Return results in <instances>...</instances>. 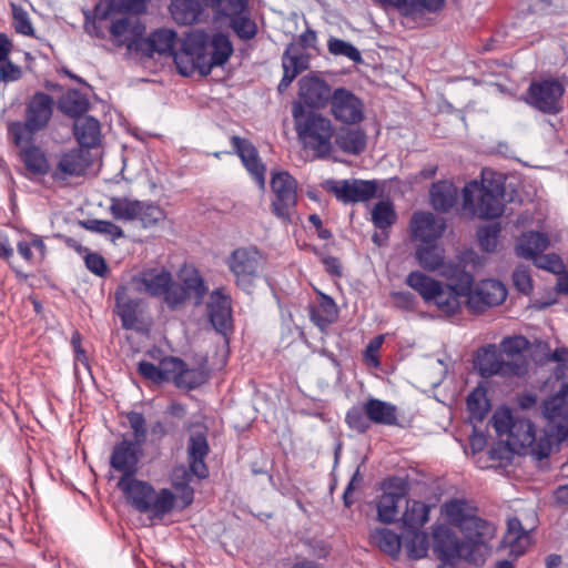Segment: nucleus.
Returning a JSON list of instances; mask_svg holds the SVG:
<instances>
[{
  "label": "nucleus",
  "mask_w": 568,
  "mask_h": 568,
  "mask_svg": "<svg viewBox=\"0 0 568 568\" xmlns=\"http://www.w3.org/2000/svg\"><path fill=\"white\" fill-rule=\"evenodd\" d=\"M294 129L304 149L313 151L317 159H326L333 151L332 139L335 130L331 120L312 110H306L301 102L292 108Z\"/></svg>",
  "instance_id": "nucleus-1"
},
{
  "label": "nucleus",
  "mask_w": 568,
  "mask_h": 568,
  "mask_svg": "<svg viewBox=\"0 0 568 568\" xmlns=\"http://www.w3.org/2000/svg\"><path fill=\"white\" fill-rule=\"evenodd\" d=\"M116 487L134 509L151 514L154 518L162 519L174 507L175 496L170 489L156 491L150 483L136 479L135 476L120 477Z\"/></svg>",
  "instance_id": "nucleus-2"
},
{
  "label": "nucleus",
  "mask_w": 568,
  "mask_h": 568,
  "mask_svg": "<svg viewBox=\"0 0 568 568\" xmlns=\"http://www.w3.org/2000/svg\"><path fill=\"white\" fill-rule=\"evenodd\" d=\"M54 100L44 92H36L26 104L24 121L11 122L8 126L17 146L33 143L34 134L44 130L53 114Z\"/></svg>",
  "instance_id": "nucleus-3"
},
{
  "label": "nucleus",
  "mask_w": 568,
  "mask_h": 568,
  "mask_svg": "<svg viewBox=\"0 0 568 568\" xmlns=\"http://www.w3.org/2000/svg\"><path fill=\"white\" fill-rule=\"evenodd\" d=\"M504 184L488 181L485 176L479 184L473 181L463 190V207L480 219H496L504 212Z\"/></svg>",
  "instance_id": "nucleus-4"
},
{
  "label": "nucleus",
  "mask_w": 568,
  "mask_h": 568,
  "mask_svg": "<svg viewBox=\"0 0 568 568\" xmlns=\"http://www.w3.org/2000/svg\"><path fill=\"white\" fill-rule=\"evenodd\" d=\"M499 437L507 436L509 449L517 454H527L535 442V426L527 419L514 416L507 407L498 408L490 420Z\"/></svg>",
  "instance_id": "nucleus-5"
},
{
  "label": "nucleus",
  "mask_w": 568,
  "mask_h": 568,
  "mask_svg": "<svg viewBox=\"0 0 568 568\" xmlns=\"http://www.w3.org/2000/svg\"><path fill=\"white\" fill-rule=\"evenodd\" d=\"M345 420L351 429L364 434L369 429L371 423L396 425L397 408L387 402L371 397L362 406L349 408Z\"/></svg>",
  "instance_id": "nucleus-6"
},
{
  "label": "nucleus",
  "mask_w": 568,
  "mask_h": 568,
  "mask_svg": "<svg viewBox=\"0 0 568 568\" xmlns=\"http://www.w3.org/2000/svg\"><path fill=\"white\" fill-rule=\"evenodd\" d=\"M474 367L484 378L521 376L526 372L524 359H506L503 352L495 344H488L478 349L474 359Z\"/></svg>",
  "instance_id": "nucleus-7"
},
{
  "label": "nucleus",
  "mask_w": 568,
  "mask_h": 568,
  "mask_svg": "<svg viewBox=\"0 0 568 568\" xmlns=\"http://www.w3.org/2000/svg\"><path fill=\"white\" fill-rule=\"evenodd\" d=\"M458 530L463 534L465 538L463 541L466 542L468 548L467 561L476 566L483 565L488 549L487 542L496 534L495 525L476 514Z\"/></svg>",
  "instance_id": "nucleus-8"
},
{
  "label": "nucleus",
  "mask_w": 568,
  "mask_h": 568,
  "mask_svg": "<svg viewBox=\"0 0 568 568\" xmlns=\"http://www.w3.org/2000/svg\"><path fill=\"white\" fill-rule=\"evenodd\" d=\"M271 190L274 193L272 213L284 223H291L297 204L296 180L286 171L273 172Z\"/></svg>",
  "instance_id": "nucleus-9"
},
{
  "label": "nucleus",
  "mask_w": 568,
  "mask_h": 568,
  "mask_svg": "<svg viewBox=\"0 0 568 568\" xmlns=\"http://www.w3.org/2000/svg\"><path fill=\"white\" fill-rule=\"evenodd\" d=\"M227 266L235 277L236 285L251 293L260 276L261 255L255 248L240 247L227 258Z\"/></svg>",
  "instance_id": "nucleus-10"
},
{
  "label": "nucleus",
  "mask_w": 568,
  "mask_h": 568,
  "mask_svg": "<svg viewBox=\"0 0 568 568\" xmlns=\"http://www.w3.org/2000/svg\"><path fill=\"white\" fill-rule=\"evenodd\" d=\"M207 33L203 30L190 32L183 40L181 50L171 54L182 75H190L195 69L203 74Z\"/></svg>",
  "instance_id": "nucleus-11"
},
{
  "label": "nucleus",
  "mask_w": 568,
  "mask_h": 568,
  "mask_svg": "<svg viewBox=\"0 0 568 568\" xmlns=\"http://www.w3.org/2000/svg\"><path fill=\"white\" fill-rule=\"evenodd\" d=\"M542 414L558 442L568 438V382H561L555 395L544 402Z\"/></svg>",
  "instance_id": "nucleus-12"
},
{
  "label": "nucleus",
  "mask_w": 568,
  "mask_h": 568,
  "mask_svg": "<svg viewBox=\"0 0 568 568\" xmlns=\"http://www.w3.org/2000/svg\"><path fill=\"white\" fill-rule=\"evenodd\" d=\"M564 85L558 80L531 82L527 91V102L539 111L556 114L562 109Z\"/></svg>",
  "instance_id": "nucleus-13"
},
{
  "label": "nucleus",
  "mask_w": 568,
  "mask_h": 568,
  "mask_svg": "<svg viewBox=\"0 0 568 568\" xmlns=\"http://www.w3.org/2000/svg\"><path fill=\"white\" fill-rule=\"evenodd\" d=\"M432 535L433 550L443 564L453 565L460 558L467 561V545L452 528L443 524L434 525Z\"/></svg>",
  "instance_id": "nucleus-14"
},
{
  "label": "nucleus",
  "mask_w": 568,
  "mask_h": 568,
  "mask_svg": "<svg viewBox=\"0 0 568 568\" xmlns=\"http://www.w3.org/2000/svg\"><path fill=\"white\" fill-rule=\"evenodd\" d=\"M325 189L344 204L361 203L375 197L378 189L376 181L349 179V180H329Z\"/></svg>",
  "instance_id": "nucleus-15"
},
{
  "label": "nucleus",
  "mask_w": 568,
  "mask_h": 568,
  "mask_svg": "<svg viewBox=\"0 0 568 568\" xmlns=\"http://www.w3.org/2000/svg\"><path fill=\"white\" fill-rule=\"evenodd\" d=\"M384 493L377 503V519L383 524H393L398 517V503L407 494V483L392 477L383 484Z\"/></svg>",
  "instance_id": "nucleus-16"
},
{
  "label": "nucleus",
  "mask_w": 568,
  "mask_h": 568,
  "mask_svg": "<svg viewBox=\"0 0 568 568\" xmlns=\"http://www.w3.org/2000/svg\"><path fill=\"white\" fill-rule=\"evenodd\" d=\"M328 103L336 121L355 124L364 119L361 99L345 88L335 89Z\"/></svg>",
  "instance_id": "nucleus-17"
},
{
  "label": "nucleus",
  "mask_w": 568,
  "mask_h": 568,
  "mask_svg": "<svg viewBox=\"0 0 568 568\" xmlns=\"http://www.w3.org/2000/svg\"><path fill=\"white\" fill-rule=\"evenodd\" d=\"M114 313L120 317L124 329L138 331L142 324L141 300L135 297L126 285H120L114 292Z\"/></svg>",
  "instance_id": "nucleus-18"
},
{
  "label": "nucleus",
  "mask_w": 568,
  "mask_h": 568,
  "mask_svg": "<svg viewBox=\"0 0 568 568\" xmlns=\"http://www.w3.org/2000/svg\"><path fill=\"white\" fill-rule=\"evenodd\" d=\"M507 297L505 285L497 280H484L474 288L466 300L467 306L474 313H481L487 307L501 304Z\"/></svg>",
  "instance_id": "nucleus-19"
},
{
  "label": "nucleus",
  "mask_w": 568,
  "mask_h": 568,
  "mask_svg": "<svg viewBox=\"0 0 568 568\" xmlns=\"http://www.w3.org/2000/svg\"><path fill=\"white\" fill-rule=\"evenodd\" d=\"M142 446L123 438L118 443L110 456L112 469L121 473V477H133L138 471V464L142 455Z\"/></svg>",
  "instance_id": "nucleus-20"
},
{
  "label": "nucleus",
  "mask_w": 568,
  "mask_h": 568,
  "mask_svg": "<svg viewBox=\"0 0 568 568\" xmlns=\"http://www.w3.org/2000/svg\"><path fill=\"white\" fill-rule=\"evenodd\" d=\"M231 144L253 180L263 189L265 186L266 166L262 162L257 149L250 140L239 135L231 136Z\"/></svg>",
  "instance_id": "nucleus-21"
},
{
  "label": "nucleus",
  "mask_w": 568,
  "mask_h": 568,
  "mask_svg": "<svg viewBox=\"0 0 568 568\" xmlns=\"http://www.w3.org/2000/svg\"><path fill=\"white\" fill-rule=\"evenodd\" d=\"M298 87L300 102L314 109L325 108L333 94L326 81L316 75H304L300 79Z\"/></svg>",
  "instance_id": "nucleus-22"
},
{
  "label": "nucleus",
  "mask_w": 568,
  "mask_h": 568,
  "mask_svg": "<svg viewBox=\"0 0 568 568\" xmlns=\"http://www.w3.org/2000/svg\"><path fill=\"white\" fill-rule=\"evenodd\" d=\"M91 165L90 152L82 148L71 149L60 156L51 173L54 181H65L70 176L83 175Z\"/></svg>",
  "instance_id": "nucleus-23"
},
{
  "label": "nucleus",
  "mask_w": 568,
  "mask_h": 568,
  "mask_svg": "<svg viewBox=\"0 0 568 568\" xmlns=\"http://www.w3.org/2000/svg\"><path fill=\"white\" fill-rule=\"evenodd\" d=\"M445 229V221L430 212H416L410 220L412 236L425 244H430L439 239Z\"/></svg>",
  "instance_id": "nucleus-24"
},
{
  "label": "nucleus",
  "mask_w": 568,
  "mask_h": 568,
  "mask_svg": "<svg viewBox=\"0 0 568 568\" xmlns=\"http://www.w3.org/2000/svg\"><path fill=\"white\" fill-rule=\"evenodd\" d=\"M205 45V60L203 74H209L214 67H222L225 64L233 53V45L227 36L223 33H215L212 37L207 34Z\"/></svg>",
  "instance_id": "nucleus-25"
},
{
  "label": "nucleus",
  "mask_w": 568,
  "mask_h": 568,
  "mask_svg": "<svg viewBox=\"0 0 568 568\" xmlns=\"http://www.w3.org/2000/svg\"><path fill=\"white\" fill-rule=\"evenodd\" d=\"M207 315L211 324L219 333H225L231 327V298L220 290L212 292L207 303Z\"/></svg>",
  "instance_id": "nucleus-26"
},
{
  "label": "nucleus",
  "mask_w": 568,
  "mask_h": 568,
  "mask_svg": "<svg viewBox=\"0 0 568 568\" xmlns=\"http://www.w3.org/2000/svg\"><path fill=\"white\" fill-rule=\"evenodd\" d=\"M172 274L166 270H148L132 278L135 291L145 292L151 296H162L170 287Z\"/></svg>",
  "instance_id": "nucleus-27"
},
{
  "label": "nucleus",
  "mask_w": 568,
  "mask_h": 568,
  "mask_svg": "<svg viewBox=\"0 0 568 568\" xmlns=\"http://www.w3.org/2000/svg\"><path fill=\"white\" fill-rule=\"evenodd\" d=\"M209 443L204 433H194L187 442V460L191 470L200 479L209 475L204 458L209 454Z\"/></svg>",
  "instance_id": "nucleus-28"
},
{
  "label": "nucleus",
  "mask_w": 568,
  "mask_h": 568,
  "mask_svg": "<svg viewBox=\"0 0 568 568\" xmlns=\"http://www.w3.org/2000/svg\"><path fill=\"white\" fill-rule=\"evenodd\" d=\"M442 513L446 520L454 527L459 528L468 523L473 516L479 513L478 507L465 498L447 500L442 506Z\"/></svg>",
  "instance_id": "nucleus-29"
},
{
  "label": "nucleus",
  "mask_w": 568,
  "mask_h": 568,
  "mask_svg": "<svg viewBox=\"0 0 568 568\" xmlns=\"http://www.w3.org/2000/svg\"><path fill=\"white\" fill-rule=\"evenodd\" d=\"M382 7H392L405 17L422 14L424 10L436 12L440 10L445 0H372Z\"/></svg>",
  "instance_id": "nucleus-30"
},
{
  "label": "nucleus",
  "mask_w": 568,
  "mask_h": 568,
  "mask_svg": "<svg viewBox=\"0 0 568 568\" xmlns=\"http://www.w3.org/2000/svg\"><path fill=\"white\" fill-rule=\"evenodd\" d=\"M335 136V143L341 151L358 155L366 149L367 136L359 128H341Z\"/></svg>",
  "instance_id": "nucleus-31"
},
{
  "label": "nucleus",
  "mask_w": 568,
  "mask_h": 568,
  "mask_svg": "<svg viewBox=\"0 0 568 568\" xmlns=\"http://www.w3.org/2000/svg\"><path fill=\"white\" fill-rule=\"evenodd\" d=\"M73 133L82 149L95 148L100 143V122L93 116H83L75 120Z\"/></svg>",
  "instance_id": "nucleus-32"
},
{
  "label": "nucleus",
  "mask_w": 568,
  "mask_h": 568,
  "mask_svg": "<svg viewBox=\"0 0 568 568\" xmlns=\"http://www.w3.org/2000/svg\"><path fill=\"white\" fill-rule=\"evenodd\" d=\"M440 274L448 281L446 286L460 296L468 298L469 294L473 293L474 277L459 264H447L444 270H442Z\"/></svg>",
  "instance_id": "nucleus-33"
},
{
  "label": "nucleus",
  "mask_w": 568,
  "mask_h": 568,
  "mask_svg": "<svg viewBox=\"0 0 568 568\" xmlns=\"http://www.w3.org/2000/svg\"><path fill=\"white\" fill-rule=\"evenodd\" d=\"M170 12L175 22L189 26L201 21L203 7L200 0H173Z\"/></svg>",
  "instance_id": "nucleus-34"
},
{
  "label": "nucleus",
  "mask_w": 568,
  "mask_h": 568,
  "mask_svg": "<svg viewBox=\"0 0 568 568\" xmlns=\"http://www.w3.org/2000/svg\"><path fill=\"white\" fill-rule=\"evenodd\" d=\"M19 148L21 149L19 153L20 159L30 173L34 175H45L49 173L50 164L41 148L32 143L22 144Z\"/></svg>",
  "instance_id": "nucleus-35"
},
{
  "label": "nucleus",
  "mask_w": 568,
  "mask_h": 568,
  "mask_svg": "<svg viewBox=\"0 0 568 568\" xmlns=\"http://www.w3.org/2000/svg\"><path fill=\"white\" fill-rule=\"evenodd\" d=\"M430 203L436 211L448 212L457 202V187L447 181H439L432 185Z\"/></svg>",
  "instance_id": "nucleus-36"
},
{
  "label": "nucleus",
  "mask_w": 568,
  "mask_h": 568,
  "mask_svg": "<svg viewBox=\"0 0 568 568\" xmlns=\"http://www.w3.org/2000/svg\"><path fill=\"white\" fill-rule=\"evenodd\" d=\"M548 245L549 241L545 234L531 231L520 236L516 244V252L524 258L535 260Z\"/></svg>",
  "instance_id": "nucleus-37"
},
{
  "label": "nucleus",
  "mask_w": 568,
  "mask_h": 568,
  "mask_svg": "<svg viewBox=\"0 0 568 568\" xmlns=\"http://www.w3.org/2000/svg\"><path fill=\"white\" fill-rule=\"evenodd\" d=\"M338 314L337 305L334 300L323 293L320 294L317 304L311 306V321L318 327L324 328L332 324Z\"/></svg>",
  "instance_id": "nucleus-38"
},
{
  "label": "nucleus",
  "mask_w": 568,
  "mask_h": 568,
  "mask_svg": "<svg viewBox=\"0 0 568 568\" xmlns=\"http://www.w3.org/2000/svg\"><path fill=\"white\" fill-rule=\"evenodd\" d=\"M405 283L416 291L427 304L432 303V298L439 293V288L443 286L439 281H436L418 271L410 272L407 275Z\"/></svg>",
  "instance_id": "nucleus-39"
},
{
  "label": "nucleus",
  "mask_w": 568,
  "mask_h": 568,
  "mask_svg": "<svg viewBox=\"0 0 568 568\" xmlns=\"http://www.w3.org/2000/svg\"><path fill=\"white\" fill-rule=\"evenodd\" d=\"M194 476L191 467L187 469L183 465L174 467L171 474L172 486L179 493L184 507L190 506L194 499V489L190 486Z\"/></svg>",
  "instance_id": "nucleus-40"
},
{
  "label": "nucleus",
  "mask_w": 568,
  "mask_h": 568,
  "mask_svg": "<svg viewBox=\"0 0 568 568\" xmlns=\"http://www.w3.org/2000/svg\"><path fill=\"white\" fill-rule=\"evenodd\" d=\"M504 542L510 547V552L516 556L523 555L529 545L528 530L523 527L517 517L508 520Z\"/></svg>",
  "instance_id": "nucleus-41"
},
{
  "label": "nucleus",
  "mask_w": 568,
  "mask_h": 568,
  "mask_svg": "<svg viewBox=\"0 0 568 568\" xmlns=\"http://www.w3.org/2000/svg\"><path fill=\"white\" fill-rule=\"evenodd\" d=\"M109 211L114 220L122 222L136 221L141 211V201L113 196L110 199Z\"/></svg>",
  "instance_id": "nucleus-42"
},
{
  "label": "nucleus",
  "mask_w": 568,
  "mask_h": 568,
  "mask_svg": "<svg viewBox=\"0 0 568 568\" xmlns=\"http://www.w3.org/2000/svg\"><path fill=\"white\" fill-rule=\"evenodd\" d=\"M310 54L300 50V45L290 43L282 57L283 71H287L297 77L304 70L308 69Z\"/></svg>",
  "instance_id": "nucleus-43"
},
{
  "label": "nucleus",
  "mask_w": 568,
  "mask_h": 568,
  "mask_svg": "<svg viewBox=\"0 0 568 568\" xmlns=\"http://www.w3.org/2000/svg\"><path fill=\"white\" fill-rule=\"evenodd\" d=\"M430 506L419 500H407L402 521L407 529H418L429 520Z\"/></svg>",
  "instance_id": "nucleus-44"
},
{
  "label": "nucleus",
  "mask_w": 568,
  "mask_h": 568,
  "mask_svg": "<svg viewBox=\"0 0 568 568\" xmlns=\"http://www.w3.org/2000/svg\"><path fill=\"white\" fill-rule=\"evenodd\" d=\"M416 258L419 265L429 272L444 270L447 265L444 263V248L433 243L417 247Z\"/></svg>",
  "instance_id": "nucleus-45"
},
{
  "label": "nucleus",
  "mask_w": 568,
  "mask_h": 568,
  "mask_svg": "<svg viewBox=\"0 0 568 568\" xmlns=\"http://www.w3.org/2000/svg\"><path fill=\"white\" fill-rule=\"evenodd\" d=\"M145 27L139 21L136 17H125L113 21L110 26V33L118 44L126 39V37L143 36Z\"/></svg>",
  "instance_id": "nucleus-46"
},
{
  "label": "nucleus",
  "mask_w": 568,
  "mask_h": 568,
  "mask_svg": "<svg viewBox=\"0 0 568 568\" xmlns=\"http://www.w3.org/2000/svg\"><path fill=\"white\" fill-rule=\"evenodd\" d=\"M371 537L383 552L392 557L399 555L402 539L400 536L393 530L388 528H375Z\"/></svg>",
  "instance_id": "nucleus-47"
},
{
  "label": "nucleus",
  "mask_w": 568,
  "mask_h": 568,
  "mask_svg": "<svg viewBox=\"0 0 568 568\" xmlns=\"http://www.w3.org/2000/svg\"><path fill=\"white\" fill-rule=\"evenodd\" d=\"M89 100L78 90L68 91L60 100V110L72 118H82L89 109Z\"/></svg>",
  "instance_id": "nucleus-48"
},
{
  "label": "nucleus",
  "mask_w": 568,
  "mask_h": 568,
  "mask_svg": "<svg viewBox=\"0 0 568 568\" xmlns=\"http://www.w3.org/2000/svg\"><path fill=\"white\" fill-rule=\"evenodd\" d=\"M397 220L394 205L388 201L377 202L372 210V222L374 226L387 235L386 230L390 229Z\"/></svg>",
  "instance_id": "nucleus-49"
},
{
  "label": "nucleus",
  "mask_w": 568,
  "mask_h": 568,
  "mask_svg": "<svg viewBox=\"0 0 568 568\" xmlns=\"http://www.w3.org/2000/svg\"><path fill=\"white\" fill-rule=\"evenodd\" d=\"M405 537V547L409 559L417 560L427 556L428 536L424 531L417 529H407Z\"/></svg>",
  "instance_id": "nucleus-50"
},
{
  "label": "nucleus",
  "mask_w": 568,
  "mask_h": 568,
  "mask_svg": "<svg viewBox=\"0 0 568 568\" xmlns=\"http://www.w3.org/2000/svg\"><path fill=\"white\" fill-rule=\"evenodd\" d=\"M459 297L460 295L458 293L454 292L448 286L443 285L439 288V293L432 298V302L442 313L446 315H454L460 310Z\"/></svg>",
  "instance_id": "nucleus-51"
},
{
  "label": "nucleus",
  "mask_w": 568,
  "mask_h": 568,
  "mask_svg": "<svg viewBox=\"0 0 568 568\" xmlns=\"http://www.w3.org/2000/svg\"><path fill=\"white\" fill-rule=\"evenodd\" d=\"M155 53L171 55L174 52L178 36L171 29H158L150 34Z\"/></svg>",
  "instance_id": "nucleus-52"
},
{
  "label": "nucleus",
  "mask_w": 568,
  "mask_h": 568,
  "mask_svg": "<svg viewBox=\"0 0 568 568\" xmlns=\"http://www.w3.org/2000/svg\"><path fill=\"white\" fill-rule=\"evenodd\" d=\"M467 408L473 419L481 422L490 408L485 390L474 389L467 397Z\"/></svg>",
  "instance_id": "nucleus-53"
},
{
  "label": "nucleus",
  "mask_w": 568,
  "mask_h": 568,
  "mask_svg": "<svg viewBox=\"0 0 568 568\" xmlns=\"http://www.w3.org/2000/svg\"><path fill=\"white\" fill-rule=\"evenodd\" d=\"M559 443L556 439V435L550 430L549 427L545 430L542 435L537 437L535 434V442L531 446L528 447L527 453L535 456L537 459L546 458L550 455L554 443Z\"/></svg>",
  "instance_id": "nucleus-54"
},
{
  "label": "nucleus",
  "mask_w": 568,
  "mask_h": 568,
  "mask_svg": "<svg viewBox=\"0 0 568 568\" xmlns=\"http://www.w3.org/2000/svg\"><path fill=\"white\" fill-rule=\"evenodd\" d=\"M206 376L199 368H189L186 365L182 367L175 378V386L179 388L194 389L205 383Z\"/></svg>",
  "instance_id": "nucleus-55"
},
{
  "label": "nucleus",
  "mask_w": 568,
  "mask_h": 568,
  "mask_svg": "<svg viewBox=\"0 0 568 568\" xmlns=\"http://www.w3.org/2000/svg\"><path fill=\"white\" fill-rule=\"evenodd\" d=\"M328 52L333 55L346 57L355 63L363 61L361 52L352 43L331 37L327 41Z\"/></svg>",
  "instance_id": "nucleus-56"
},
{
  "label": "nucleus",
  "mask_w": 568,
  "mask_h": 568,
  "mask_svg": "<svg viewBox=\"0 0 568 568\" xmlns=\"http://www.w3.org/2000/svg\"><path fill=\"white\" fill-rule=\"evenodd\" d=\"M83 226L91 232L109 236L112 240V242H115V240L124 237L123 230L111 221L88 220L83 223Z\"/></svg>",
  "instance_id": "nucleus-57"
},
{
  "label": "nucleus",
  "mask_w": 568,
  "mask_h": 568,
  "mask_svg": "<svg viewBox=\"0 0 568 568\" xmlns=\"http://www.w3.org/2000/svg\"><path fill=\"white\" fill-rule=\"evenodd\" d=\"M500 233L499 224L485 225L478 229L477 239L481 250L485 252H495Z\"/></svg>",
  "instance_id": "nucleus-58"
},
{
  "label": "nucleus",
  "mask_w": 568,
  "mask_h": 568,
  "mask_svg": "<svg viewBox=\"0 0 568 568\" xmlns=\"http://www.w3.org/2000/svg\"><path fill=\"white\" fill-rule=\"evenodd\" d=\"M165 219V213L159 205L141 201V211L136 221H140L143 227L156 225Z\"/></svg>",
  "instance_id": "nucleus-59"
},
{
  "label": "nucleus",
  "mask_w": 568,
  "mask_h": 568,
  "mask_svg": "<svg viewBox=\"0 0 568 568\" xmlns=\"http://www.w3.org/2000/svg\"><path fill=\"white\" fill-rule=\"evenodd\" d=\"M230 27L242 40H251L257 33L256 23L246 13L230 20Z\"/></svg>",
  "instance_id": "nucleus-60"
},
{
  "label": "nucleus",
  "mask_w": 568,
  "mask_h": 568,
  "mask_svg": "<svg viewBox=\"0 0 568 568\" xmlns=\"http://www.w3.org/2000/svg\"><path fill=\"white\" fill-rule=\"evenodd\" d=\"M122 45H125L129 51L140 53L142 57L152 58L155 53L154 47L152 45L151 37L143 38V36L126 37L121 41Z\"/></svg>",
  "instance_id": "nucleus-61"
},
{
  "label": "nucleus",
  "mask_w": 568,
  "mask_h": 568,
  "mask_svg": "<svg viewBox=\"0 0 568 568\" xmlns=\"http://www.w3.org/2000/svg\"><path fill=\"white\" fill-rule=\"evenodd\" d=\"M130 427L133 430V439H130L132 443L142 446L146 440V423L145 418L141 413L130 412L126 415Z\"/></svg>",
  "instance_id": "nucleus-62"
},
{
  "label": "nucleus",
  "mask_w": 568,
  "mask_h": 568,
  "mask_svg": "<svg viewBox=\"0 0 568 568\" xmlns=\"http://www.w3.org/2000/svg\"><path fill=\"white\" fill-rule=\"evenodd\" d=\"M14 30L23 36L33 37L34 29L28 12L17 4H11Z\"/></svg>",
  "instance_id": "nucleus-63"
},
{
  "label": "nucleus",
  "mask_w": 568,
  "mask_h": 568,
  "mask_svg": "<svg viewBox=\"0 0 568 568\" xmlns=\"http://www.w3.org/2000/svg\"><path fill=\"white\" fill-rule=\"evenodd\" d=\"M183 366H185V363L178 357L169 356L161 359L159 367L162 375V382H175V378Z\"/></svg>",
  "instance_id": "nucleus-64"
}]
</instances>
